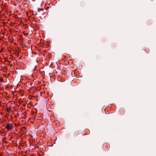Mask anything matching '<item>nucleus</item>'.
<instances>
[{
    "label": "nucleus",
    "mask_w": 156,
    "mask_h": 156,
    "mask_svg": "<svg viewBox=\"0 0 156 156\" xmlns=\"http://www.w3.org/2000/svg\"><path fill=\"white\" fill-rule=\"evenodd\" d=\"M11 110V107H9V108H6V111L8 112V113H9L10 112V111Z\"/></svg>",
    "instance_id": "f03ea898"
},
{
    "label": "nucleus",
    "mask_w": 156,
    "mask_h": 156,
    "mask_svg": "<svg viewBox=\"0 0 156 156\" xmlns=\"http://www.w3.org/2000/svg\"><path fill=\"white\" fill-rule=\"evenodd\" d=\"M5 128L7 129L8 130H9L13 129L14 127L12 124L8 123L5 125Z\"/></svg>",
    "instance_id": "f257e3e1"
}]
</instances>
